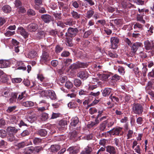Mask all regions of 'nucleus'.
I'll use <instances>...</instances> for the list:
<instances>
[{
  "mask_svg": "<svg viewBox=\"0 0 154 154\" xmlns=\"http://www.w3.org/2000/svg\"><path fill=\"white\" fill-rule=\"evenodd\" d=\"M41 46L42 50V54L41 56L40 62L42 63H45L51 59L48 52V47L45 45H41Z\"/></svg>",
  "mask_w": 154,
  "mask_h": 154,
  "instance_id": "nucleus-1",
  "label": "nucleus"
},
{
  "mask_svg": "<svg viewBox=\"0 0 154 154\" xmlns=\"http://www.w3.org/2000/svg\"><path fill=\"white\" fill-rule=\"evenodd\" d=\"M132 109L134 113L139 115L142 114L143 110V105L134 103L133 105Z\"/></svg>",
  "mask_w": 154,
  "mask_h": 154,
  "instance_id": "nucleus-2",
  "label": "nucleus"
},
{
  "mask_svg": "<svg viewBox=\"0 0 154 154\" xmlns=\"http://www.w3.org/2000/svg\"><path fill=\"white\" fill-rule=\"evenodd\" d=\"M144 47L146 50H152L154 47V43L152 41L147 40L144 42Z\"/></svg>",
  "mask_w": 154,
  "mask_h": 154,
  "instance_id": "nucleus-3",
  "label": "nucleus"
},
{
  "mask_svg": "<svg viewBox=\"0 0 154 154\" xmlns=\"http://www.w3.org/2000/svg\"><path fill=\"white\" fill-rule=\"evenodd\" d=\"M111 47L113 49H116L119 42V38L116 37H112L110 38Z\"/></svg>",
  "mask_w": 154,
  "mask_h": 154,
  "instance_id": "nucleus-4",
  "label": "nucleus"
},
{
  "mask_svg": "<svg viewBox=\"0 0 154 154\" xmlns=\"http://www.w3.org/2000/svg\"><path fill=\"white\" fill-rule=\"evenodd\" d=\"M122 129V128L118 127L113 128L111 130L109 131L108 132L111 135H116L118 136L119 135Z\"/></svg>",
  "mask_w": 154,
  "mask_h": 154,
  "instance_id": "nucleus-5",
  "label": "nucleus"
},
{
  "mask_svg": "<svg viewBox=\"0 0 154 154\" xmlns=\"http://www.w3.org/2000/svg\"><path fill=\"white\" fill-rule=\"evenodd\" d=\"M88 72L84 70L80 71L77 74V77L83 80L86 79L89 76Z\"/></svg>",
  "mask_w": 154,
  "mask_h": 154,
  "instance_id": "nucleus-6",
  "label": "nucleus"
},
{
  "mask_svg": "<svg viewBox=\"0 0 154 154\" xmlns=\"http://www.w3.org/2000/svg\"><path fill=\"white\" fill-rule=\"evenodd\" d=\"M41 18L42 20L45 23H48L50 22L52 19L51 16L48 14H43L41 16Z\"/></svg>",
  "mask_w": 154,
  "mask_h": 154,
  "instance_id": "nucleus-7",
  "label": "nucleus"
},
{
  "mask_svg": "<svg viewBox=\"0 0 154 154\" xmlns=\"http://www.w3.org/2000/svg\"><path fill=\"white\" fill-rule=\"evenodd\" d=\"M10 62L8 60H0V68H4L10 66Z\"/></svg>",
  "mask_w": 154,
  "mask_h": 154,
  "instance_id": "nucleus-8",
  "label": "nucleus"
},
{
  "mask_svg": "<svg viewBox=\"0 0 154 154\" xmlns=\"http://www.w3.org/2000/svg\"><path fill=\"white\" fill-rule=\"evenodd\" d=\"M27 28L29 32H35L38 29V26L36 23H31L27 26Z\"/></svg>",
  "mask_w": 154,
  "mask_h": 154,
  "instance_id": "nucleus-9",
  "label": "nucleus"
},
{
  "mask_svg": "<svg viewBox=\"0 0 154 154\" xmlns=\"http://www.w3.org/2000/svg\"><path fill=\"white\" fill-rule=\"evenodd\" d=\"M106 151L110 154H116V150L115 147L113 146L108 145L106 147Z\"/></svg>",
  "mask_w": 154,
  "mask_h": 154,
  "instance_id": "nucleus-10",
  "label": "nucleus"
},
{
  "mask_svg": "<svg viewBox=\"0 0 154 154\" xmlns=\"http://www.w3.org/2000/svg\"><path fill=\"white\" fill-rule=\"evenodd\" d=\"M35 115L33 112L29 114L27 116V120L28 122L32 123L36 120Z\"/></svg>",
  "mask_w": 154,
  "mask_h": 154,
  "instance_id": "nucleus-11",
  "label": "nucleus"
},
{
  "mask_svg": "<svg viewBox=\"0 0 154 154\" xmlns=\"http://www.w3.org/2000/svg\"><path fill=\"white\" fill-rule=\"evenodd\" d=\"M143 46L141 43L136 42L133 44L131 49L133 52L135 53L136 52L139 47H142Z\"/></svg>",
  "mask_w": 154,
  "mask_h": 154,
  "instance_id": "nucleus-12",
  "label": "nucleus"
},
{
  "mask_svg": "<svg viewBox=\"0 0 154 154\" xmlns=\"http://www.w3.org/2000/svg\"><path fill=\"white\" fill-rule=\"evenodd\" d=\"M122 139L121 138H115L113 139V143L117 147H121L122 145Z\"/></svg>",
  "mask_w": 154,
  "mask_h": 154,
  "instance_id": "nucleus-13",
  "label": "nucleus"
},
{
  "mask_svg": "<svg viewBox=\"0 0 154 154\" xmlns=\"http://www.w3.org/2000/svg\"><path fill=\"white\" fill-rule=\"evenodd\" d=\"M112 89L111 88H105L101 91L103 96L106 97L109 96L112 92Z\"/></svg>",
  "mask_w": 154,
  "mask_h": 154,
  "instance_id": "nucleus-14",
  "label": "nucleus"
},
{
  "mask_svg": "<svg viewBox=\"0 0 154 154\" xmlns=\"http://www.w3.org/2000/svg\"><path fill=\"white\" fill-rule=\"evenodd\" d=\"M18 131V129L12 127H8L7 129V132L10 135H14V134L16 133Z\"/></svg>",
  "mask_w": 154,
  "mask_h": 154,
  "instance_id": "nucleus-15",
  "label": "nucleus"
},
{
  "mask_svg": "<svg viewBox=\"0 0 154 154\" xmlns=\"http://www.w3.org/2000/svg\"><path fill=\"white\" fill-rule=\"evenodd\" d=\"M92 151V148L88 145L84 149V150L81 152L80 154H91Z\"/></svg>",
  "mask_w": 154,
  "mask_h": 154,
  "instance_id": "nucleus-16",
  "label": "nucleus"
},
{
  "mask_svg": "<svg viewBox=\"0 0 154 154\" xmlns=\"http://www.w3.org/2000/svg\"><path fill=\"white\" fill-rule=\"evenodd\" d=\"M68 32L69 34L73 36H75L78 32V30L77 28L69 27L68 29Z\"/></svg>",
  "mask_w": 154,
  "mask_h": 154,
  "instance_id": "nucleus-17",
  "label": "nucleus"
},
{
  "mask_svg": "<svg viewBox=\"0 0 154 154\" xmlns=\"http://www.w3.org/2000/svg\"><path fill=\"white\" fill-rule=\"evenodd\" d=\"M67 124V121L65 120H61L59 123L58 128L60 130H63L65 125Z\"/></svg>",
  "mask_w": 154,
  "mask_h": 154,
  "instance_id": "nucleus-18",
  "label": "nucleus"
},
{
  "mask_svg": "<svg viewBox=\"0 0 154 154\" xmlns=\"http://www.w3.org/2000/svg\"><path fill=\"white\" fill-rule=\"evenodd\" d=\"M17 69H22L23 70H25L26 69V65L22 61H19L17 63Z\"/></svg>",
  "mask_w": 154,
  "mask_h": 154,
  "instance_id": "nucleus-19",
  "label": "nucleus"
},
{
  "mask_svg": "<svg viewBox=\"0 0 154 154\" xmlns=\"http://www.w3.org/2000/svg\"><path fill=\"white\" fill-rule=\"evenodd\" d=\"M22 106L25 107H29L34 106V103L31 101H27L21 103Z\"/></svg>",
  "mask_w": 154,
  "mask_h": 154,
  "instance_id": "nucleus-20",
  "label": "nucleus"
},
{
  "mask_svg": "<svg viewBox=\"0 0 154 154\" xmlns=\"http://www.w3.org/2000/svg\"><path fill=\"white\" fill-rule=\"evenodd\" d=\"M53 100H54L56 98V95L54 91L52 90H49L48 97Z\"/></svg>",
  "mask_w": 154,
  "mask_h": 154,
  "instance_id": "nucleus-21",
  "label": "nucleus"
},
{
  "mask_svg": "<svg viewBox=\"0 0 154 154\" xmlns=\"http://www.w3.org/2000/svg\"><path fill=\"white\" fill-rule=\"evenodd\" d=\"M79 119L77 117L73 118L71 119L70 125L72 126H75L79 122Z\"/></svg>",
  "mask_w": 154,
  "mask_h": 154,
  "instance_id": "nucleus-22",
  "label": "nucleus"
},
{
  "mask_svg": "<svg viewBox=\"0 0 154 154\" xmlns=\"http://www.w3.org/2000/svg\"><path fill=\"white\" fill-rule=\"evenodd\" d=\"M37 134L41 136L45 137L47 135V132L46 130L41 129L38 130Z\"/></svg>",
  "mask_w": 154,
  "mask_h": 154,
  "instance_id": "nucleus-23",
  "label": "nucleus"
},
{
  "mask_svg": "<svg viewBox=\"0 0 154 154\" xmlns=\"http://www.w3.org/2000/svg\"><path fill=\"white\" fill-rule=\"evenodd\" d=\"M60 149V146L58 145H52L50 147V149L51 151L52 152H57L58 150H59Z\"/></svg>",
  "mask_w": 154,
  "mask_h": 154,
  "instance_id": "nucleus-24",
  "label": "nucleus"
},
{
  "mask_svg": "<svg viewBox=\"0 0 154 154\" xmlns=\"http://www.w3.org/2000/svg\"><path fill=\"white\" fill-rule=\"evenodd\" d=\"M70 138L74 141L77 140V133L76 131H74L71 133Z\"/></svg>",
  "mask_w": 154,
  "mask_h": 154,
  "instance_id": "nucleus-25",
  "label": "nucleus"
},
{
  "mask_svg": "<svg viewBox=\"0 0 154 154\" xmlns=\"http://www.w3.org/2000/svg\"><path fill=\"white\" fill-rule=\"evenodd\" d=\"M37 53L34 51H32L29 52L27 55L28 57L30 58H33L36 56Z\"/></svg>",
  "mask_w": 154,
  "mask_h": 154,
  "instance_id": "nucleus-26",
  "label": "nucleus"
},
{
  "mask_svg": "<svg viewBox=\"0 0 154 154\" xmlns=\"http://www.w3.org/2000/svg\"><path fill=\"white\" fill-rule=\"evenodd\" d=\"M48 115L45 112H43L41 115L40 119L42 121H44L47 120L48 118Z\"/></svg>",
  "mask_w": 154,
  "mask_h": 154,
  "instance_id": "nucleus-27",
  "label": "nucleus"
},
{
  "mask_svg": "<svg viewBox=\"0 0 154 154\" xmlns=\"http://www.w3.org/2000/svg\"><path fill=\"white\" fill-rule=\"evenodd\" d=\"M2 10L5 13H8L11 11V8L9 6L6 5L2 7Z\"/></svg>",
  "mask_w": 154,
  "mask_h": 154,
  "instance_id": "nucleus-28",
  "label": "nucleus"
},
{
  "mask_svg": "<svg viewBox=\"0 0 154 154\" xmlns=\"http://www.w3.org/2000/svg\"><path fill=\"white\" fill-rule=\"evenodd\" d=\"M33 143L35 145H39L42 141V139L38 137H35L32 139Z\"/></svg>",
  "mask_w": 154,
  "mask_h": 154,
  "instance_id": "nucleus-29",
  "label": "nucleus"
},
{
  "mask_svg": "<svg viewBox=\"0 0 154 154\" xmlns=\"http://www.w3.org/2000/svg\"><path fill=\"white\" fill-rule=\"evenodd\" d=\"M45 36V33L44 31H40L38 32L36 34V38L39 39L43 38Z\"/></svg>",
  "mask_w": 154,
  "mask_h": 154,
  "instance_id": "nucleus-30",
  "label": "nucleus"
},
{
  "mask_svg": "<svg viewBox=\"0 0 154 154\" xmlns=\"http://www.w3.org/2000/svg\"><path fill=\"white\" fill-rule=\"evenodd\" d=\"M79 68L87 67L89 65V63L78 62Z\"/></svg>",
  "mask_w": 154,
  "mask_h": 154,
  "instance_id": "nucleus-31",
  "label": "nucleus"
},
{
  "mask_svg": "<svg viewBox=\"0 0 154 154\" xmlns=\"http://www.w3.org/2000/svg\"><path fill=\"white\" fill-rule=\"evenodd\" d=\"M11 122L12 124H17L18 121L15 116L12 115L10 117Z\"/></svg>",
  "mask_w": 154,
  "mask_h": 154,
  "instance_id": "nucleus-32",
  "label": "nucleus"
},
{
  "mask_svg": "<svg viewBox=\"0 0 154 154\" xmlns=\"http://www.w3.org/2000/svg\"><path fill=\"white\" fill-rule=\"evenodd\" d=\"M72 17L75 19H78L80 18V15L74 11H72L71 13Z\"/></svg>",
  "mask_w": 154,
  "mask_h": 154,
  "instance_id": "nucleus-33",
  "label": "nucleus"
},
{
  "mask_svg": "<svg viewBox=\"0 0 154 154\" xmlns=\"http://www.w3.org/2000/svg\"><path fill=\"white\" fill-rule=\"evenodd\" d=\"M107 123L106 121H105L100 125V129L101 131H103L105 129Z\"/></svg>",
  "mask_w": 154,
  "mask_h": 154,
  "instance_id": "nucleus-34",
  "label": "nucleus"
},
{
  "mask_svg": "<svg viewBox=\"0 0 154 154\" xmlns=\"http://www.w3.org/2000/svg\"><path fill=\"white\" fill-rule=\"evenodd\" d=\"M72 37H67L66 39V45L69 47L72 46Z\"/></svg>",
  "mask_w": 154,
  "mask_h": 154,
  "instance_id": "nucleus-35",
  "label": "nucleus"
},
{
  "mask_svg": "<svg viewBox=\"0 0 154 154\" xmlns=\"http://www.w3.org/2000/svg\"><path fill=\"white\" fill-rule=\"evenodd\" d=\"M94 12L92 10H89L86 13V17L88 19L90 18L94 14Z\"/></svg>",
  "mask_w": 154,
  "mask_h": 154,
  "instance_id": "nucleus-36",
  "label": "nucleus"
},
{
  "mask_svg": "<svg viewBox=\"0 0 154 154\" xmlns=\"http://www.w3.org/2000/svg\"><path fill=\"white\" fill-rule=\"evenodd\" d=\"M135 152L138 154H141V149L140 148V145H138L132 148Z\"/></svg>",
  "mask_w": 154,
  "mask_h": 154,
  "instance_id": "nucleus-37",
  "label": "nucleus"
},
{
  "mask_svg": "<svg viewBox=\"0 0 154 154\" xmlns=\"http://www.w3.org/2000/svg\"><path fill=\"white\" fill-rule=\"evenodd\" d=\"M118 71L119 74L121 75H123L125 73V68L122 66H118Z\"/></svg>",
  "mask_w": 154,
  "mask_h": 154,
  "instance_id": "nucleus-38",
  "label": "nucleus"
},
{
  "mask_svg": "<svg viewBox=\"0 0 154 154\" xmlns=\"http://www.w3.org/2000/svg\"><path fill=\"white\" fill-rule=\"evenodd\" d=\"M26 95L25 94V91H24L19 94L18 99L19 100H21L22 99L24 100L26 98Z\"/></svg>",
  "mask_w": 154,
  "mask_h": 154,
  "instance_id": "nucleus-39",
  "label": "nucleus"
},
{
  "mask_svg": "<svg viewBox=\"0 0 154 154\" xmlns=\"http://www.w3.org/2000/svg\"><path fill=\"white\" fill-rule=\"evenodd\" d=\"M74 84L76 87H79L82 85V82L79 79H75L74 81Z\"/></svg>",
  "mask_w": 154,
  "mask_h": 154,
  "instance_id": "nucleus-40",
  "label": "nucleus"
},
{
  "mask_svg": "<svg viewBox=\"0 0 154 154\" xmlns=\"http://www.w3.org/2000/svg\"><path fill=\"white\" fill-rule=\"evenodd\" d=\"M109 76L106 74H101L100 75V79L102 81H105L108 79Z\"/></svg>",
  "mask_w": 154,
  "mask_h": 154,
  "instance_id": "nucleus-41",
  "label": "nucleus"
},
{
  "mask_svg": "<svg viewBox=\"0 0 154 154\" xmlns=\"http://www.w3.org/2000/svg\"><path fill=\"white\" fill-rule=\"evenodd\" d=\"M49 92V90L42 91H41L40 94L42 97H48Z\"/></svg>",
  "mask_w": 154,
  "mask_h": 154,
  "instance_id": "nucleus-42",
  "label": "nucleus"
},
{
  "mask_svg": "<svg viewBox=\"0 0 154 154\" xmlns=\"http://www.w3.org/2000/svg\"><path fill=\"white\" fill-rule=\"evenodd\" d=\"M73 21L72 19H69L65 21L64 24L66 25L72 26L73 24Z\"/></svg>",
  "mask_w": 154,
  "mask_h": 154,
  "instance_id": "nucleus-43",
  "label": "nucleus"
},
{
  "mask_svg": "<svg viewBox=\"0 0 154 154\" xmlns=\"http://www.w3.org/2000/svg\"><path fill=\"white\" fill-rule=\"evenodd\" d=\"M137 20L140 21L142 23L144 24L145 23V21L143 19V16L140 14H138L137 17Z\"/></svg>",
  "mask_w": 154,
  "mask_h": 154,
  "instance_id": "nucleus-44",
  "label": "nucleus"
},
{
  "mask_svg": "<svg viewBox=\"0 0 154 154\" xmlns=\"http://www.w3.org/2000/svg\"><path fill=\"white\" fill-rule=\"evenodd\" d=\"M34 148L32 146L28 147L26 148L27 151L26 152L28 154H30L31 153L34 152Z\"/></svg>",
  "mask_w": 154,
  "mask_h": 154,
  "instance_id": "nucleus-45",
  "label": "nucleus"
},
{
  "mask_svg": "<svg viewBox=\"0 0 154 154\" xmlns=\"http://www.w3.org/2000/svg\"><path fill=\"white\" fill-rule=\"evenodd\" d=\"M65 86L67 88L70 89L72 87L73 85L71 82L67 81L65 83Z\"/></svg>",
  "mask_w": 154,
  "mask_h": 154,
  "instance_id": "nucleus-46",
  "label": "nucleus"
},
{
  "mask_svg": "<svg viewBox=\"0 0 154 154\" xmlns=\"http://www.w3.org/2000/svg\"><path fill=\"white\" fill-rule=\"evenodd\" d=\"M54 16V17L55 19L57 20H60L62 18L61 13H54L53 14Z\"/></svg>",
  "mask_w": 154,
  "mask_h": 154,
  "instance_id": "nucleus-47",
  "label": "nucleus"
},
{
  "mask_svg": "<svg viewBox=\"0 0 154 154\" xmlns=\"http://www.w3.org/2000/svg\"><path fill=\"white\" fill-rule=\"evenodd\" d=\"M133 131L131 130H129L127 132V139H129L131 138L132 137L133 135Z\"/></svg>",
  "mask_w": 154,
  "mask_h": 154,
  "instance_id": "nucleus-48",
  "label": "nucleus"
},
{
  "mask_svg": "<svg viewBox=\"0 0 154 154\" xmlns=\"http://www.w3.org/2000/svg\"><path fill=\"white\" fill-rule=\"evenodd\" d=\"M15 34V31H11L9 30H8L5 33V35L7 37H10L12 35H14Z\"/></svg>",
  "mask_w": 154,
  "mask_h": 154,
  "instance_id": "nucleus-49",
  "label": "nucleus"
},
{
  "mask_svg": "<svg viewBox=\"0 0 154 154\" xmlns=\"http://www.w3.org/2000/svg\"><path fill=\"white\" fill-rule=\"evenodd\" d=\"M28 122L27 120H21L20 122V123H18V125L20 127L23 126H27V123Z\"/></svg>",
  "mask_w": 154,
  "mask_h": 154,
  "instance_id": "nucleus-50",
  "label": "nucleus"
},
{
  "mask_svg": "<svg viewBox=\"0 0 154 154\" xmlns=\"http://www.w3.org/2000/svg\"><path fill=\"white\" fill-rule=\"evenodd\" d=\"M75 147L74 146H71L69 147L67 149V150L73 153H77L78 151H76L75 149Z\"/></svg>",
  "mask_w": 154,
  "mask_h": 154,
  "instance_id": "nucleus-51",
  "label": "nucleus"
},
{
  "mask_svg": "<svg viewBox=\"0 0 154 154\" xmlns=\"http://www.w3.org/2000/svg\"><path fill=\"white\" fill-rule=\"evenodd\" d=\"M22 81L20 78H15L12 79V82L14 83H19Z\"/></svg>",
  "mask_w": 154,
  "mask_h": 154,
  "instance_id": "nucleus-52",
  "label": "nucleus"
},
{
  "mask_svg": "<svg viewBox=\"0 0 154 154\" xmlns=\"http://www.w3.org/2000/svg\"><path fill=\"white\" fill-rule=\"evenodd\" d=\"M17 97V95L16 94H14L12 97L10 99V103H13L15 102Z\"/></svg>",
  "mask_w": 154,
  "mask_h": 154,
  "instance_id": "nucleus-53",
  "label": "nucleus"
},
{
  "mask_svg": "<svg viewBox=\"0 0 154 154\" xmlns=\"http://www.w3.org/2000/svg\"><path fill=\"white\" fill-rule=\"evenodd\" d=\"M67 78L66 76H61L58 82L61 83H63L67 80Z\"/></svg>",
  "mask_w": 154,
  "mask_h": 154,
  "instance_id": "nucleus-54",
  "label": "nucleus"
},
{
  "mask_svg": "<svg viewBox=\"0 0 154 154\" xmlns=\"http://www.w3.org/2000/svg\"><path fill=\"white\" fill-rule=\"evenodd\" d=\"M28 144H27L25 141L22 142L18 144V146L19 148H22L25 146H27Z\"/></svg>",
  "mask_w": 154,
  "mask_h": 154,
  "instance_id": "nucleus-55",
  "label": "nucleus"
},
{
  "mask_svg": "<svg viewBox=\"0 0 154 154\" xmlns=\"http://www.w3.org/2000/svg\"><path fill=\"white\" fill-rule=\"evenodd\" d=\"M16 107L17 106H9L8 107L6 111L8 112H10L15 110Z\"/></svg>",
  "mask_w": 154,
  "mask_h": 154,
  "instance_id": "nucleus-56",
  "label": "nucleus"
},
{
  "mask_svg": "<svg viewBox=\"0 0 154 154\" xmlns=\"http://www.w3.org/2000/svg\"><path fill=\"white\" fill-rule=\"evenodd\" d=\"M107 54L110 57L112 58H114L117 57L118 55L116 54H114L112 52H108L107 53Z\"/></svg>",
  "mask_w": 154,
  "mask_h": 154,
  "instance_id": "nucleus-57",
  "label": "nucleus"
},
{
  "mask_svg": "<svg viewBox=\"0 0 154 154\" xmlns=\"http://www.w3.org/2000/svg\"><path fill=\"white\" fill-rule=\"evenodd\" d=\"M21 35H22L24 38H27L28 37L29 34L25 30V29H24Z\"/></svg>",
  "mask_w": 154,
  "mask_h": 154,
  "instance_id": "nucleus-58",
  "label": "nucleus"
},
{
  "mask_svg": "<svg viewBox=\"0 0 154 154\" xmlns=\"http://www.w3.org/2000/svg\"><path fill=\"white\" fill-rule=\"evenodd\" d=\"M68 106L70 108H74L76 107V105L73 102H70L68 104Z\"/></svg>",
  "mask_w": 154,
  "mask_h": 154,
  "instance_id": "nucleus-59",
  "label": "nucleus"
},
{
  "mask_svg": "<svg viewBox=\"0 0 154 154\" xmlns=\"http://www.w3.org/2000/svg\"><path fill=\"white\" fill-rule=\"evenodd\" d=\"M97 112V110L96 108L92 107L90 108L89 110V112L91 114H93Z\"/></svg>",
  "mask_w": 154,
  "mask_h": 154,
  "instance_id": "nucleus-60",
  "label": "nucleus"
},
{
  "mask_svg": "<svg viewBox=\"0 0 154 154\" xmlns=\"http://www.w3.org/2000/svg\"><path fill=\"white\" fill-rule=\"evenodd\" d=\"M71 69H75L79 68L78 63H74L72 64L70 66Z\"/></svg>",
  "mask_w": 154,
  "mask_h": 154,
  "instance_id": "nucleus-61",
  "label": "nucleus"
},
{
  "mask_svg": "<svg viewBox=\"0 0 154 154\" xmlns=\"http://www.w3.org/2000/svg\"><path fill=\"white\" fill-rule=\"evenodd\" d=\"M24 29H25L22 27H19L17 28V33L20 34L21 35Z\"/></svg>",
  "mask_w": 154,
  "mask_h": 154,
  "instance_id": "nucleus-62",
  "label": "nucleus"
},
{
  "mask_svg": "<svg viewBox=\"0 0 154 154\" xmlns=\"http://www.w3.org/2000/svg\"><path fill=\"white\" fill-rule=\"evenodd\" d=\"M92 32L91 30H88L85 32L84 34L83 37L85 38H87L88 36L91 34Z\"/></svg>",
  "mask_w": 154,
  "mask_h": 154,
  "instance_id": "nucleus-63",
  "label": "nucleus"
},
{
  "mask_svg": "<svg viewBox=\"0 0 154 154\" xmlns=\"http://www.w3.org/2000/svg\"><path fill=\"white\" fill-rule=\"evenodd\" d=\"M29 134V133L28 131L27 130L24 131L22 133L20 134V135L22 137H24L28 135Z\"/></svg>",
  "mask_w": 154,
  "mask_h": 154,
  "instance_id": "nucleus-64",
  "label": "nucleus"
}]
</instances>
